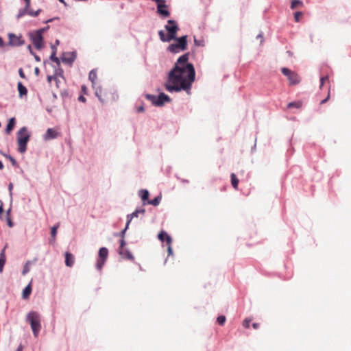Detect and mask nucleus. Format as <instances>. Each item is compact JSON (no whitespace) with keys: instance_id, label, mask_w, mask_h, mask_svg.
I'll return each mask as SVG.
<instances>
[{"instance_id":"12","label":"nucleus","mask_w":351,"mask_h":351,"mask_svg":"<svg viewBox=\"0 0 351 351\" xmlns=\"http://www.w3.org/2000/svg\"><path fill=\"white\" fill-rule=\"evenodd\" d=\"M171 99L165 93H160L158 96H156V106L161 107L165 105V102H170Z\"/></svg>"},{"instance_id":"38","label":"nucleus","mask_w":351,"mask_h":351,"mask_svg":"<svg viewBox=\"0 0 351 351\" xmlns=\"http://www.w3.org/2000/svg\"><path fill=\"white\" fill-rule=\"evenodd\" d=\"M194 44L195 46H204V39H197L195 37H194Z\"/></svg>"},{"instance_id":"44","label":"nucleus","mask_w":351,"mask_h":351,"mask_svg":"<svg viewBox=\"0 0 351 351\" xmlns=\"http://www.w3.org/2000/svg\"><path fill=\"white\" fill-rule=\"evenodd\" d=\"M250 322H251V319H245L243 322V327L248 328L250 327Z\"/></svg>"},{"instance_id":"9","label":"nucleus","mask_w":351,"mask_h":351,"mask_svg":"<svg viewBox=\"0 0 351 351\" xmlns=\"http://www.w3.org/2000/svg\"><path fill=\"white\" fill-rule=\"evenodd\" d=\"M77 58L76 51L63 52L61 55V60L63 63L71 66Z\"/></svg>"},{"instance_id":"17","label":"nucleus","mask_w":351,"mask_h":351,"mask_svg":"<svg viewBox=\"0 0 351 351\" xmlns=\"http://www.w3.org/2000/svg\"><path fill=\"white\" fill-rule=\"evenodd\" d=\"M17 88L19 91V97L20 98H23L24 96H26L27 94V88L21 82H19L17 84Z\"/></svg>"},{"instance_id":"15","label":"nucleus","mask_w":351,"mask_h":351,"mask_svg":"<svg viewBox=\"0 0 351 351\" xmlns=\"http://www.w3.org/2000/svg\"><path fill=\"white\" fill-rule=\"evenodd\" d=\"M31 10H32L30 9V3H28V2H27V3H25L24 8H21L19 10V12L16 15V19L19 20V19L23 17L24 15L28 14L29 12H31Z\"/></svg>"},{"instance_id":"52","label":"nucleus","mask_w":351,"mask_h":351,"mask_svg":"<svg viewBox=\"0 0 351 351\" xmlns=\"http://www.w3.org/2000/svg\"><path fill=\"white\" fill-rule=\"evenodd\" d=\"M19 74L21 78H25V73L21 68L19 69Z\"/></svg>"},{"instance_id":"6","label":"nucleus","mask_w":351,"mask_h":351,"mask_svg":"<svg viewBox=\"0 0 351 351\" xmlns=\"http://www.w3.org/2000/svg\"><path fill=\"white\" fill-rule=\"evenodd\" d=\"M108 256V250L106 247H102L99 250L98 257L96 262V268L101 271L105 265Z\"/></svg>"},{"instance_id":"20","label":"nucleus","mask_w":351,"mask_h":351,"mask_svg":"<svg viewBox=\"0 0 351 351\" xmlns=\"http://www.w3.org/2000/svg\"><path fill=\"white\" fill-rule=\"evenodd\" d=\"M6 262V257L5 254V247L1 250L0 253V273L3 271V267Z\"/></svg>"},{"instance_id":"2","label":"nucleus","mask_w":351,"mask_h":351,"mask_svg":"<svg viewBox=\"0 0 351 351\" xmlns=\"http://www.w3.org/2000/svg\"><path fill=\"white\" fill-rule=\"evenodd\" d=\"M165 29L167 32V34L163 30L158 32V36L162 42L169 43L176 38L178 31L180 29L177 22L173 19L167 21V24L165 25Z\"/></svg>"},{"instance_id":"13","label":"nucleus","mask_w":351,"mask_h":351,"mask_svg":"<svg viewBox=\"0 0 351 351\" xmlns=\"http://www.w3.org/2000/svg\"><path fill=\"white\" fill-rule=\"evenodd\" d=\"M128 228H126V226L125 227V228L121 230L119 234H115V236H119L121 237V239H120V247H119V254L120 255H123V247H125V245H126V243L124 240V237H125V234L126 232V230H127Z\"/></svg>"},{"instance_id":"19","label":"nucleus","mask_w":351,"mask_h":351,"mask_svg":"<svg viewBox=\"0 0 351 351\" xmlns=\"http://www.w3.org/2000/svg\"><path fill=\"white\" fill-rule=\"evenodd\" d=\"M74 264V256L70 252L65 254V265L67 267H72Z\"/></svg>"},{"instance_id":"10","label":"nucleus","mask_w":351,"mask_h":351,"mask_svg":"<svg viewBox=\"0 0 351 351\" xmlns=\"http://www.w3.org/2000/svg\"><path fill=\"white\" fill-rule=\"evenodd\" d=\"M8 38V45L12 47H20L25 43V40L22 38L21 36H17L13 33H9Z\"/></svg>"},{"instance_id":"45","label":"nucleus","mask_w":351,"mask_h":351,"mask_svg":"<svg viewBox=\"0 0 351 351\" xmlns=\"http://www.w3.org/2000/svg\"><path fill=\"white\" fill-rule=\"evenodd\" d=\"M49 28V26L47 25V27H43V28H40L38 29H37L36 31L40 33L41 35H43V34L44 32H45L47 30H48Z\"/></svg>"},{"instance_id":"41","label":"nucleus","mask_w":351,"mask_h":351,"mask_svg":"<svg viewBox=\"0 0 351 351\" xmlns=\"http://www.w3.org/2000/svg\"><path fill=\"white\" fill-rule=\"evenodd\" d=\"M135 217L132 215V213L128 214L127 215V223H126V228H128L129 224L131 222L132 219L134 218Z\"/></svg>"},{"instance_id":"63","label":"nucleus","mask_w":351,"mask_h":351,"mask_svg":"<svg viewBox=\"0 0 351 351\" xmlns=\"http://www.w3.org/2000/svg\"><path fill=\"white\" fill-rule=\"evenodd\" d=\"M82 92L86 93V87L84 85L82 86Z\"/></svg>"},{"instance_id":"37","label":"nucleus","mask_w":351,"mask_h":351,"mask_svg":"<svg viewBox=\"0 0 351 351\" xmlns=\"http://www.w3.org/2000/svg\"><path fill=\"white\" fill-rule=\"evenodd\" d=\"M217 322L220 326H223L226 322V317L224 315H219L217 318Z\"/></svg>"},{"instance_id":"11","label":"nucleus","mask_w":351,"mask_h":351,"mask_svg":"<svg viewBox=\"0 0 351 351\" xmlns=\"http://www.w3.org/2000/svg\"><path fill=\"white\" fill-rule=\"evenodd\" d=\"M60 133L54 128H48L44 134L43 138L45 141H50L58 138Z\"/></svg>"},{"instance_id":"36","label":"nucleus","mask_w":351,"mask_h":351,"mask_svg":"<svg viewBox=\"0 0 351 351\" xmlns=\"http://www.w3.org/2000/svg\"><path fill=\"white\" fill-rule=\"evenodd\" d=\"M27 49H28L30 54H32L34 57L35 60L36 62H40V60H41L40 58L38 55H36V53L34 52L30 45H28Z\"/></svg>"},{"instance_id":"62","label":"nucleus","mask_w":351,"mask_h":351,"mask_svg":"<svg viewBox=\"0 0 351 351\" xmlns=\"http://www.w3.org/2000/svg\"><path fill=\"white\" fill-rule=\"evenodd\" d=\"M11 213V208L6 210V217H10Z\"/></svg>"},{"instance_id":"18","label":"nucleus","mask_w":351,"mask_h":351,"mask_svg":"<svg viewBox=\"0 0 351 351\" xmlns=\"http://www.w3.org/2000/svg\"><path fill=\"white\" fill-rule=\"evenodd\" d=\"M138 195L142 199L143 204L142 206H145L147 204V202L149 201V191L147 189H141L138 191Z\"/></svg>"},{"instance_id":"46","label":"nucleus","mask_w":351,"mask_h":351,"mask_svg":"<svg viewBox=\"0 0 351 351\" xmlns=\"http://www.w3.org/2000/svg\"><path fill=\"white\" fill-rule=\"evenodd\" d=\"M302 13L301 12H296L294 14V17L295 21L298 22L300 21V17L302 16Z\"/></svg>"},{"instance_id":"55","label":"nucleus","mask_w":351,"mask_h":351,"mask_svg":"<svg viewBox=\"0 0 351 351\" xmlns=\"http://www.w3.org/2000/svg\"><path fill=\"white\" fill-rule=\"evenodd\" d=\"M78 100L82 102H86V99L83 95H80L78 97Z\"/></svg>"},{"instance_id":"49","label":"nucleus","mask_w":351,"mask_h":351,"mask_svg":"<svg viewBox=\"0 0 351 351\" xmlns=\"http://www.w3.org/2000/svg\"><path fill=\"white\" fill-rule=\"evenodd\" d=\"M329 98H330V88H328V93L327 97L321 101L320 104H325L329 99Z\"/></svg>"},{"instance_id":"27","label":"nucleus","mask_w":351,"mask_h":351,"mask_svg":"<svg viewBox=\"0 0 351 351\" xmlns=\"http://www.w3.org/2000/svg\"><path fill=\"white\" fill-rule=\"evenodd\" d=\"M0 153H1L3 154V156H4L6 158H8L10 161V162L12 163V165L13 167H17L19 166L18 162H16V160H15V158L14 157H12V156H10L9 154H4L2 152H0Z\"/></svg>"},{"instance_id":"31","label":"nucleus","mask_w":351,"mask_h":351,"mask_svg":"<svg viewBox=\"0 0 351 351\" xmlns=\"http://www.w3.org/2000/svg\"><path fill=\"white\" fill-rule=\"evenodd\" d=\"M56 53H56V52H54V51H51V55H50V56H49V59H50L51 61H53V62H56V64H57L58 66H60V59L56 56Z\"/></svg>"},{"instance_id":"48","label":"nucleus","mask_w":351,"mask_h":351,"mask_svg":"<svg viewBox=\"0 0 351 351\" xmlns=\"http://www.w3.org/2000/svg\"><path fill=\"white\" fill-rule=\"evenodd\" d=\"M167 251H168V255H172L173 254V250L171 247V244H167Z\"/></svg>"},{"instance_id":"22","label":"nucleus","mask_w":351,"mask_h":351,"mask_svg":"<svg viewBox=\"0 0 351 351\" xmlns=\"http://www.w3.org/2000/svg\"><path fill=\"white\" fill-rule=\"evenodd\" d=\"M145 213V209L144 208L143 206H141L139 207H137L135 210L132 213V215L135 217H138L139 215H141L142 216H144Z\"/></svg>"},{"instance_id":"60","label":"nucleus","mask_w":351,"mask_h":351,"mask_svg":"<svg viewBox=\"0 0 351 351\" xmlns=\"http://www.w3.org/2000/svg\"><path fill=\"white\" fill-rule=\"evenodd\" d=\"M34 73H35V74H36V75H39V73H40V69H39V68L36 67V68L34 69Z\"/></svg>"},{"instance_id":"42","label":"nucleus","mask_w":351,"mask_h":351,"mask_svg":"<svg viewBox=\"0 0 351 351\" xmlns=\"http://www.w3.org/2000/svg\"><path fill=\"white\" fill-rule=\"evenodd\" d=\"M136 112H145V108H144V103L143 101H141V105L139 107H138L136 110Z\"/></svg>"},{"instance_id":"53","label":"nucleus","mask_w":351,"mask_h":351,"mask_svg":"<svg viewBox=\"0 0 351 351\" xmlns=\"http://www.w3.org/2000/svg\"><path fill=\"white\" fill-rule=\"evenodd\" d=\"M3 203L1 200H0V217L1 218V215L3 213Z\"/></svg>"},{"instance_id":"14","label":"nucleus","mask_w":351,"mask_h":351,"mask_svg":"<svg viewBox=\"0 0 351 351\" xmlns=\"http://www.w3.org/2000/svg\"><path fill=\"white\" fill-rule=\"evenodd\" d=\"M157 13L163 18L170 16V12L167 10V5L166 3L157 5Z\"/></svg>"},{"instance_id":"34","label":"nucleus","mask_w":351,"mask_h":351,"mask_svg":"<svg viewBox=\"0 0 351 351\" xmlns=\"http://www.w3.org/2000/svg\"><path fill=\"white\" fill-rule=\"evenodd\" d=\"M302 106V102L301 101H293L290 102L287 104L288 108H300Z\"/></svg>"},{"instance_id":"28","label":"nucleus","mask_w":351,"mask_h":351,"mask_svg":"<svg viewBox=\"0 0 351 351\" xmlns=\"http://www.w3.org/2000/svg\"><path fill=\"white\" fill-rule=\"evenodd\" d=\"M58 228H59V223H57V224H55L51 228V240L53 241H55V240H56V234H57V230H58Z\"/></svg>"},{"instance_id":"26","label":"nucleus","mask_w":351,"mask_h":351,"mask_svg":"<svg viewBox=\"0 0 351 351\" xmlns=\"http://www.w3.org/2000/svg\"><path fill=\"white\" fill-rule=\"evenodd\" d=\"M231 184H232V186L234 189H237L238 188V184H239V179L237 178V177L236 176V175L234 173H231Z\"/></svg>"},{"instance_id":"30","label":"nucleus","mask_w":351,"mask_h":351,"mask_svg":"<svg viewBox=\"0 0 351 351\" xmlns=\"http://www.w3.org/2000/svg\"><path fill=\"white\" fill-rule=\"evenodd\" d=\"M101 86H99L97 88H95V96L98 98V99L99 100V101L102 104L104 103V99L101 97Z\"/></svg>"},{"instance_id":"4","label":"nucleus","mask_w":351,"mask_h":351,"mask_svg":"<svg viewBox=\"0 0 351 351\" xmlns=\"http://www.w3.org/2000/svg\"><path fill=\"white\" fill-rule=\"evenodd\" d=\"M30 134L27 132L26 127L21 128L17 133L18 151L23 154L27 150V145L29 140Z\"/></svg>"},{"instance_id":"7","label":"nucleus","mask_w":351,"mask_h":351,"mask_svg":"<svg viewBox=\"0 0 351 351\" xmlns=\"http://www.w3.org/2000/svg\"><path fill=\"white\" fill-rule=\"evenodd\" d=\"M281 71L283 75L287 77L291 85H296L300 82L301 79L300 76L294 71L285 67L282 68Z\"/></svg>"},{"instance_id":"23","label":"nucleus","mask_w":351,"mask_h":351,"mask_svg":"<svg viewBox=\"0 0 351 351\" xmlns=\"http://www.w3.org/2000/svg\"><path fill=\"white\" fill-rule=\"evenodd\" d=\"M88 79L92 82L93 87L95 88V80L97 79V72L96 70L93 69L89 72Z\"/></svg>"},{"instance_id":"33","label":"nucleus","mask_w":351,"mask_h":351,"mask_svg":"<svg viewBox=\"0 0 351 351\" xmlns=\"http://www.w3.org/2000/svg\"><path fill=\"white\" fill-rule=\"evenodd\" d=\"M145 97L150 101L152 104V105H154V106H156V95H152V94H145Z\"/></svg>"},{"instance_id":"50","label":"nucleus","mask_w":351,"mask_h":351,"mask_svg":"<svg viewBox=\"0 0 351 351\" xmlns=\"http://www.w3.org/2000/svg\"><path fill=\"white\" fill-rule=\"evenodd\" d=\"M12 189H13V184L12 182H10L8 185V190H9L10 195L11 197L12 196Z\"/></svg>"},{"instance_id":"59","label":"nucleus","mask_w":351,"mask_h":351,"mask_svg":"<svg viewBox=\"0 0 351 351\" xmlns=\"http://www.w3.org/2000/svg\"><path fill=\"white\" fill-rule=\"evenodd\" d=\"M63 70L62 69H59L58 71H56V74H58L60 76H62Z\"/></svg>"},{"instance_id":"64","label":"nucleus","mask_w":351,"mask_h":351,"mask_svg":"<svg viewBox=\"0 0 351 351\" xmlns=\"http://www.w3.org/2000/svg\"><path fill=\"white\" fill-rule=\"evenodd\" d=\"M23 350V346L21 344L19 346L16 351H22Z\"/></svg>"},{"instance_id":"5","label":"nucleus","mask_w":351,"mask_h":351,"mask_svg":"<svg viewBox=\"0 0 351 351\" xmlns=\"http://www.w3.org/2000/svg\"><path fill=\"white\" fill-rule=\"evenodd\" d=\"M27 321L31 326L34 335L37 337L41 329L39 313L36 311H30L27 315Z\"/></svg>"},{"instance_id":"40","label":"nucleus","mask_w":351,"mask_h":351,"mask_svg":"<svg viewBox=\"0 0 351 351\" xmlns=\"http://www.w3.org/2000/svg\"><path fill=\"white\" fill-rule=\"evenodd\" d=\"M328 75H324V76H322L320 77V85H319V88H322V86H324V84L326 81H328Z\"/></svg>"},{"instance_id":"8","label":"nucleus","mask_w":351,"mask_h":351,"mask_svg":"<svg viewBox=\"0 0 351 351\" xmlns=\"http://www.w3.org/2000/svg\"><path fill=\"white\" fill-rule=\"evenodd\" d=\"M29 38L37 49H40L44 46L43 36L37 31H34L29 34Z\"/></svg>"},{"instance_id":"3","label":"nucleus","mask_w":351,"mask_h":351,"mask_svg":"<svg viewBox=\"0 0 351 351\" xmlns=\"http://www.w3.org/2000/svg\"><path fill=\"white\" fill-rule=\"evenodd\" d=\"M173 40L176 41V43L170 44L167 47V51L173 53H178L180 51H184L187 49V36L184 35L181 37H177Z\"/></svg>"},{"instance_id":"1","label":"nucleus","mask_w":351,"mask_h":351,"mask_svg":"<svg viewBox=\"0 0 351 351\" xmlns=\"http://www.w3.org/2000/svg\"><path fill=\"white\" fill-rule=\"evenodd\" d=\"M189 52L180 56L168 73L165 84V89L169 93H179L182 90L190 93L192 84L195 80V70L193 64L189 62Z\"/></svg>"},{"instance_id":"29","label":"nucleus","mask_w":351,"mask_h":351,"mask_svg":"<svg viewBox=\"0 0 351 351\" xmlns=\"http://www.w3.org/2000/svg\"><path fill=\"white\" fill-rule=\"evenodd\" d=\"M161 201V197L160 196H156L154 199L149 200L147 202V204H151L153 206H158Z\"/></svg>"},{"instance_id":"54","label":"nucleus","mask_w":351,"mask_h":351,"mask_svg":"<svg viewBox=\"0 0 351 351\" xmlns=\"http://www.w3.org/2000/svg\"><path fill=\"white\" fill-rule=\"evenodd\" d=\"M52 80H57V77L56 75H48L47 76V80L48 82H51Z\"/></svg>"},{"instance_id":"39","label":"nucleus","mask_w":351,"mask_h":351,"mask_svg":"<svg viewBox=\"0 0 351 351\" xmlns=\"http://www.w3.org/2000/svg\"><path fill=\"white\" fill-rule=\"evenodd\" d=\"M41 12V9H38L36 11H33L32 10L31 12H29L28 15L32 17L37 16Z\"/></svg>"},{"instance_id":"47","label":"nucleus","mask_w":351,"mask_h":351,"mask_svg":"<svg viewBox=\"0 0 351 351\" xmlns=\"http://www.w3.org/2000/svg\"><path fill=\"white\" fill-rule=\"evenodd\" d=\"M6 221H7V223H8V226L10 227V228H12L14 226V223L13 221H12L10 217H6Z\"/></svg>"},{"instance_id":"24","label":"nucleus","mask_w":351,"mask_h":351,"mask_svg":"<svg viewBox=\"0 0 351 351\" xmlns=\"http://www.w3.org/2000/svg\"><path fill=\"white\" fill-rule=\"evenodd\" d=\"M32 293L31 284H28L23 290V298L24 299L28 298Z\"/></svg>"},{"instance_id":"35","label":"nucleus","mask_w":351,"mask_h":351,"mask_svg":"<svg viewBox=\"0 0 351 351\" xmlns=\"http://www.w3.org/2000/svg\"><path fill=\"white\" fill-rule=\"evenodd\" d=\"M30 264V261H28L26 262V263L24 265L23 270H22V275L25 276L26 275L30 270L29 265Z\"/></svg>"},{"instance_id":"61","label":"nucleus","mask_w":351,"mask_h":351,"mask_svg":"<svg viewBox=\"0 0 351 351\" xmlns=\"http://www.w3.org/2000/svg\"><path fill=\"white\" fill-rule=\"evenodd\" d=\"M252 326L254 329H257L259 327V324L258 323H253Z\"/></svg>"},{"instance_id":"56","label":"nucleus","mask_w":351,"mask_h":351,"mask_svg":"<svg viewBox=\"0 0 351 351\" xmlns=\"http://www.w3.org/2000/svg\"><path fill=\"white\" fill-rule=\"evenodd\" d=\"M5 45V43L3 39L0 36V47H3Z\"/></svg>"},{"instance_id":"43","label":"nucleus","mask_w":351,"mask_h":351,"mask_svg":"<svg viewBox=\"0 0 351 351\" xmlns=\"http://www.w3.org/2000/svg\"><path fill=\"white\" fill-rule=\"evenodd\" d=\"M60 44V41L59 40H56L55 41V44L54 45H51V51H54L56 53H57V46Z\"/></svg>"},{"instance_id":"25","label":"nucleus","mask_w":351,"mask_h":351,"mask_svg":"<svg viewBox=\"0 0 351 351\" xmlns=\"http://www.w3.org/2000/svg\"><path fill=\"white\" fill-rule=\"evenodd\" d=\"M123 254H124L123 255H121L123 258L130 260V261L134 260V257L132 255V254L128 249L124 248V247H123Z\"/></svg>"},{"instance_id":"21","label":"nucleus","mask_w":351,"mask_h":351,"mask_svg":"<svg viewBox=\"0 0 351 351\" xmlns=\"http://www.w3.org/2000/svg\"><path fill=\"white\" fill-rule=\"evenodd\" d=\"M16 119L14 117H12L9 119L8 123L7 124L6 128H5V132L7 134H9L13 129L14 125H15Z\"/></svg>"},{"instance_id":"57","label":"nucleus","mask_w":351,"mask_h":351,"mask_svg":"<svg viewBox=\"0 0 351 351\" xmlns=\"http://www.w3.org/2000/svg\"><path fill=\"white\" fill-rule=\"evenodd\" d=\"M256 38H257V39H259V38H260V39H261V41L262 42V41H263V33H262V32H261L259 34H258V35H257V36H256Z\"/></svg>"},{"instance_id":"16","label":"nucleus","mask_w":351,"mask_h":351,"mask_svg":"<svg viewBox=\"0 0 351 351\" xmlns=\"http://www.w3.org/2000/svg\"><path fill=\"white\" fill-rule=\"evenodd\" d=\"M158 239L162 242H166V244H171V237L165 231H161L158 235Z\"/></svg>"},{"instance_id":"51","label":"nucleus","mask_w":351,"mask_h":351,"mask_svg":"<svg viewBox=\"0 0 351 351\" xmlns=\"http://www.w3.org/2000/svg\"><path fill=\"white\" fill-rule=\"evenodd\" d=\"M59 19H60V18H59V17H58V16H57V17H53V18L49 19H48V20H47V21H44V23H51V22H52V21H55V20H59Z\"/></svg>"},{"instance_id":"58","label":"nucleus","mask_w":351,"mask_h":351,"mask_svg":"<svg viewBox=\"0 0 351 351\" xmlns=\"http://www.w3.org/2000/svg\"><path fill=\"white\" fill-rule=\"evenodd\" d=\"M156 3H157V5L158 4H165V0H154Z\"/></svg>"},{"instance_id":"32","label":"nucleus","mask_w":351,"mask_h":351,"mask_svg":"<svg viewBox=\"0 0 351 351\" xmlns=\"http://www.w3.org/2000/svg\"><path fill=\"white\" fill-rule=\"evenodd\" d=\"M303 2L300 0H292L291 3V8L295 9L299 6H302Z\"/></svg>"}]
</instances>
